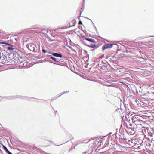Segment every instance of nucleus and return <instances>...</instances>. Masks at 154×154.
<instances>
[{
    "label": "nucleus",
    "instance_id": "4",
    "mask_svg": "<svg viewBox=\"0 0 154 154\" xmlns=\"http://www.w3.org/2000/svg\"><path fill=\"white\" fill-rule=\"evenodd\" d=\"M69 36L70 37H71V35H72V36H74V35H75L76 34V32L74 30H70L69 32Z\"/></svg>",
    "mask_w": 154,
    "mask_h": 154
},
{
    "label": "nucleus",
    "instance_id": "13",
    "mask_svg": "<svg viewBox=\"0 0 154 154\" xmlns=\"http://www.w3.org/2000/svg\"><path fill=\"white\" fill-rule=\"evenodd\" d=\"M79 24L80 25H82V22L81 21H79Z\"/></svg>",
    "mask_w": 154,
    "mask_h": 154
},
{
    "label": "nucleus",
    "instance_id": "6",
    "mask_svg": "<svg viewBox=\"0 0 154 154\" xmlns=\"http://www.w3.org/2000/svg\"><path fill=\"white\" fill-rule=\"evenodd\" d=\"M85 38V40L84 41H85L87 40L91 42H93L94 43H96V41L94 39H92V38Z\"/></svg>",
    "mask_w": 154,
    "mask_h": 154
},
{
    "label": "nucleus",
    "instance_id": "2",
    "mask_svg": "<svg viewBox=\"0 0 154 154\" xmlns=\"http://www.w3.org/2000/svg\"><path fill=\"white\" fill-rule=\"evenodd\" d=\"M35 45L32 44H29L28 48L32 51H33L35 49Z\"/></svg>",
    "mask_w": 154,
    "mask_h": 154
},
{
    "label": "nucleus",
    "instance_id": "15",
    "mask_svg": "<svg viewBox=\"0 0 154 154\" xmlns=\"http://www.w3.org/2000/svg\"><path fill=\"white\" fill-rule=\"evenodd\" d=\"M42 51L44 53H45L46 52V51L44 50H42Z\"/></svg>",
    "mask_w": 154,
    "mask_h": 154
},
{
    "label": "nucleus",
    "instance_id": "7",
    "mask_svg": "<svg viewBox=\"0 0 154 154\" xmlns=\"http://www.w3.org/2000/svg\"><path fill=\"white\" fill-rule=\"evenodd\" d=\"M69 27L74 26L75 25V21L73 20L69 23Z\"/></svg>",
    "mask_w": 154,
    "mask_h": 154
},
{
    "label": "nucleus",
    "instance_id": "8",
    "mask_svg": "<svg viewBox=\"0 0 154 154\" xmlns=\"http://www.w3.org/2000/svg\"><path fill=\"white\" fill-rule=\"evenodd\" d=\"M52 54L54 56H55L57 57H62V55L61 54H58L57 53H54Z\"/></svg>",
    "mask_w": 154,
    "mask_h": 154
},
{
    "label": "nucleus",
    "instance_id": "16",
    "mask_svg": "<svg viewBox=\"0 0 154 154\" xmlns=\"http://www.w3.org/2000/svg\"><path fill=\"white\" fill-rule=\"evenodd\" d=\"M129 125H130L131 126H132V124H129ZM132 127H130V128H131Z\"/></svg>",
    "mask_w": 154,
    "mask_h": 154
},
{
    "label": "nucleus",
    "instance_id": "3",
    "mask_svg": "<svg viewBox=\"0 0 154 154\" xmlns=\"http://www.w3.org/2000/svg\"><path fill=\"white\" fill-rule=\"evenodd\" d=\"M82 43L85 45H86L88 46L89 47L92 48H95L96 46L94 45H89L88 44V43L86 42V41H82Z\"/></svg>",
    "mask_w": 154,
    "mask_h": 154
},
{
    "label": "nucleus",
    "instance_id": "11",
    "mask_svg": "<svg viewBox=\"0 0 154 154\" xmlns=\"http://www.w3.org/2000/svg\"><path fill=\"white\" fill-rule=\"evenodd\" d=\"M7 49L9 50L12 51L13 50V48L11 47H8Z\"/></svg>",
    "mask_w": 154,
    "mask_h": 154
},
{
    "label": "nucleus",
    "instance_id": "9",
    "mask_svg": "<svg viewBox=\"0 0 154 154\" xmlns=\"http://www.w3.org/2000/svg\"><path fill=\"white\" fill-rule=\"evenodd\" d=\"M70 65V69L71 70H73L74 69V66L73 64L72 63H69Z\"/></svg>",
    "mask_w": 154,
    "mask_h": 154
},
{
    "label": "nucleus",
    "instance_id": "10",
    "mask_svg": "<svg viewBox=\"0 0 154 154\" xmlns=\"http://www.w3.org/2000/svg\"><path fill=\"white\" fill-rule=\"evenodd\" d=\"M51 58L53 60H54L55 61H58V60H57V59H56V58H54L53 57H51Z\"/></svg>",
    "mask_w": 154,
    "mask_h": 154
},
{
    "label": "nucleus",
    "instance_id": "18",
    "mask_svg": "<svg viewBox=\"0 0 154 154\" xmlns=\"http://www.w3.org/2000/svg\"><path fill=\"white\" fill-rule=\"evenodd\" d=\"M3 44H8L6 43H3Z\"/></svg>",
    "mask_w": 154,
    "mask_h": 154
},
{
    "label": "nucleus",
    "instance_id": "17",
    "mask_svg": "<svg viewBox=\"0 0 154 154\" xmlns=\"http://www.w3.org/2000/svg\"><path fill=\"white\" fill-rule=\"evenodd\" d=\"M87 152H83V154H85Z\"/></svg>",
    "mask_w": 154,
    "mask_h": 154
},
{
    "label": "nucleus",
    "instance_id": "12",
    "mask_svg": "<svg viewBox=\"0 0 154 154\" xmlns=\"http://www.w3.org/2000/svg\"><path fill=\"white\" fill-rule=\"evenodd\" d=\"M69 48V51H70V50H72L73 51H75V50L72 47H68Z\"/></svg>",
    "mask_w": 154,
    "mask_h": 154
},
{
    "label": "nucleus",
    "instance_id": "1",
    "mask_svg": "<svg viewBox=\"0 0 154 154\" xmlns=\"http://www.w3.org/2000/svg\"><path fill=\"white\" fill-rule=\"evenodd\" d=\"M112 44H105L103 46L102 49L103 50H105L107 48H111L112 47Z\"/></svg>",
    "mask_w": 154,
    "mask_h": 154
},
{
    "label": "nucleus",
    "instance_id": "5",
    "mask_svg": "<svg viewBox=\"0 0 154 154\" xmlns=\"http://www.w3.org/2000/svg\"><path fill=\"white\" fill-rule=\"evenodd\" d=\"M128 131L129 134L131 135H134L135 134V131L134 129H131L130 128H129V129Z\"/></svg>",
    "mask_w": 154,
    "mask_h": 154
},
{
    "label": "nucleus",
    "instance_id": "14",
    "mask_svg": "<svg viewBox=\"0 0 154 154\" xmlns=\"http://www.w3.org/2000/svg\"><path fill=\"white\" fill-rule=\"evenodd\" d=\"M150 136L152 137V136H153L152 134V133H150Z\"/></svg>",
    "mask_w": 154,
    "mask_h": 154
}]
</instances>
